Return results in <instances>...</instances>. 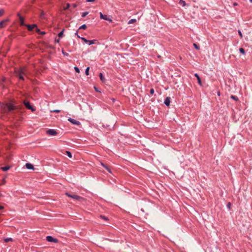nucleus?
Here are the masks:
<instances>
[{"label": "nucleus", "instance_id": "28", "mask_svg": "<svg viewBox=\"0 0 252 252\" xmlns=\"http://www.w3.org/2000/svg\"><path fill=\"white\" fill-rule=\"evenodd\" d=\"M88 12H83L82 13V17H86L88 14Z\"/></svg>", "mask_w": 252, "mask_h": 252}, {"label": "nucleus", "instance_id": "44", "mask_svg": "<svg viewBox=\"0 0 252 252\" xmlns=\"http://www.w3.org/2000/svg\"><path fill=\"white\" fill-rule=\"evenodd\" d=\"M62 52H63V54H64V55H66L67 56L68 55L67 53H64L63 51Z\"/></svg>", "mask_w": 252, "mask_h": 252}, {"label": "nucleus", "instance_id": "17", "mask_svg": "<svg viewBox=\"0 0 252 252\" xmlns=\"http://www.w3.org/2000/svg\"><path fill=\"white\" fill-rule=\"evenodd\" d=\"M100 18L102 19H106V17H107V15H103L101 12H100Z\"/></svg>", "mask_w": 252, "mask_h": 252}, {"label": "nucleus", "instance_id": "14", "mask_svg": "<svg viewBox=\"0 0 252 252\" xmlns=\"http://www.w3.org/2000/svg\"><path fill=\"white\" fill-rule=\"evenodd\" d=\"M35 32L38 33V34L43 35L46 34V32H41L39 29L37 27L35 29Z\"/></svg>", "mask_w": 252, "mask_h": 252}, {"label": "nucleus", "instance_id": "20", "mask_svg": "<svg viewBox=\"0 0 252 252\" xmlns=\"http://www.w3.org/2000/svg\"><path fill=\"white\" fill-rule=\"evenodd\" d=\"M4 241L5 243H8L10 241H13V239L11 238H5L4 239Z\"/></svg>", "mask_w": 252, "mask_h": 252}, {"label": "nucleus", "instance_id": "4", "mask_svg": "<svg viewBox=\"0 0 252 252\" xmlns=\"http://www.w3.org/2000/svg\"><path fill=\"white\" fill-rule=\"evenodd\" d=\"M46 133L51 136H55L58 133L56 130L53 129H49L46 131Z\"/></svg>", "mask_w": 252, "mask_h": 252}, {"label": "nucleus", "instance_id": "43", "mask_svg": "<svg viewBox=\"0 0 252 252\" xmlns=\"http://www.w3.org/2000/svg\"><path fill=\"white\" fill-rule=\"evenodd\" d=\"M55 41L59 43L60 42V39H55Z\"/></svg>", "mask_w": 252, "mask_h": 252}, {"label": "nucleus", "instance_id": "46", "mask_svg": "<svg viewBox=\"0 0 252 252\" xmlns=\"http://www.w3.org/2000/svg\"><path fill=\"white\" fill-rule=\"evenodd\" d=\"M94 89L96 92H98V90H97V88L95 87H94Z\"/></svg>", "mask_w": 252, "mask_h": 252}, {"label": "nucleus", "instance_id": "33", "mask_svg": "<svg viewBox=\"0 0 252 252\" xmlns=\"http://www.w3.org/2000/svg\"><path fill=\"white\" fill-rule=\"evenodd\" d=\"M155 92L154 89L153 88L151 89L150 91V93L151 94H153Z\"/></svg>", "mask_w": 252, "mask_h": 252}, {"label": "nucleus", "instance_id": "39", "mask_svg": "<svg viewBox=\"0 0 252 252\" xmlns=\"http://www.w3.org/2000/svg\"><path fill=\"white\" fill-rule=\"evenodd\" d=\"M105 20L106 21H108L110 22H112V20L111 19L108 18L107 17H106V19Z\"/></svg>", "mask_w": 252, "mask_h": 252}, {"label": "nucleus", "instance_id": "29", "mask_svg": "<svg viewBox=\"0 0 252 252\" xmlns=\"http://www.w3.org/2000/svg\"><path fill=\"white\" fill-rule=\"evenodd\" d=\"M193 46L194 47V48L195 49H196L197 50H199L200 49L199 48V46L196 43H193Z\"/></svg>", "mask_w": 252, "mask_h": 252}, {"label": "nucleus", "instance_id": "8", "mask_svg": "<svg viewBox=\"0 0 252 252\" xmlns=\"http://www.w3.org/2000/svg\"><path fill=\"white\" fill-rule=\"evenodd\" d=\"M68 121H69L71 123H72V124L73 125H77V126H79L80 125V122L79 121H78L75 119H72L71 118H69L68 119Z\"/></svg>", "mask_w": 252, "mask_h": 252}, {"label": "nucleus", "instance_id": "23", "mask_svg": "<svg viewBox=\"0 0 252 252\" xmlns=\"http://www.w3.org/2000/svg\"><path fill=\"white\" fill-rule=\"evenodd\" d=\"M136 19H130L128 22V24H133L135 22H136Z\"/></svg>", "mask_w": 252, "mask_h": 252}, {"label": "nucleus", "instance_id": "48", "mask_svg": "<svg viewBox=\"0 0 252 252\" xmlns=\"http://www.w3.org/2000/svg\"><path fill=\"white\" fill-rule=\"evenodd\" d=\"M5 78H3V79H2V81H4L5 80Z\"/></svg>", "mask_w": 252, "mask_h": 252}, {"label": "nucleus", "instance_id": "36", "mask_svg": "<svg viewBox=\"0 0 252 252\" xmlns=\"http://www.w3.org/2000/svg\"><path fill=\"white\" fill-rule=\"evenodd\" d=\"M51 112H55V113H59L61 111L60 110H54L51 111Z\"/></svg>", "mask_w": 252, "mask_h": 252}, {"label": "nucleus", "instance_id": "34", "mask_svg": "<svg viewBox=\"0 0 252 252\" xmlns=\"http://www.w3.org/2000/svg\"><path fill=\"white\" fill-rule=\"evenodd\" d=\"M231 204L230 202H229L227 204V207L229 209H230L231 208Z\"/></svg>", "mask_w": 252, "mask_h": 252}, {"label": "nucleus", "instance_id": "1", "mask_svg": "<svg viewBox=\"0 0 252 252\" xmlns=\"http://www.w3.org/2000/svg\"><path fill=\"white\" fill-rule=\"evenodd\" d=\"M0 108L5 112H11L14 110L18 109V106L14 105L11 103H0Z\"/></svg>", "mask_w": 252, "mask_h": 252}, {"label": "nucleus", "instance_id": "26", "mask_svg": "<svg viewBox=\"0 0 252 252\" xmlns=\"http://www.w3.org/2000/svg\"><path fill=\"white\" fill-rule=\"evenodd\" d=\"M230 97L236 101L238 100V97L235 95H231Z\"/></svg>", "mask_w": 252, "mask_h": 252}, {"label": "nucleus", "instance_id": "27", "mask_svg": "<svg viewBox=\"0 0 252 252\" xmlns=\"http://www.w3.org/2000/svg\"><path fill=\"white\" fill-rule=\"evenodd\" d=\"M105 168L109 172V173H111V169L110 168V167L109 166H108L107 165L105 167Z\"/></svg>", "mask_w": 252, "mask_h": 252}, {"label": "nucleus", "instance_id": "10", "mask_svg": "<svg viewBox=\"0 0 252 252\" xmlns=\"http://www.w3.org/2000/svg\"><path fill=\"white\" fill-rule=\"evenodd\" d=\"M17 15L19 18L21 26H26V25L25 24L24 18L19 13Z\"/></svg>", "mask_w": 252, "mask_h": 252}, {"label": "nucleus", "instance_id": "21", "mask_svg": "<svg viewBox=\"0 0 252 252\" xmlns=\"http://www.w3.org/2000/svg\"><path fill=\"white\" fill-rule=\"evenodd\" d=\"M65 154L66 155L70 158H72V154L71 153L69 152V151H65Z\"/></svg>", "mask_w": 252, "mask_h": 252}, {"label": "nucleus", "instance_id": "12", "mask_svg": "<svg viewBox=\"0 0 252 252\" xmlns=\"http://www.w3.org/2000/svg\"><path fill=\"white\" fill-rule=\"evenodd\" d=\"M71 198L80 201L84 199V198L82 197H81L76 194H72Z\"/></svg>", "mask_w": 252, "mask_h": 252}, {"label": "nucleus", "instance_id": "5", "mask_svg": "<svg viewBox=\"0 0 252 252\" xmlns=\"http://www.w3.org/2000/svg\"><path fill=\"white\" fill-rule=\"evenodd\" d=\"M81 39L84 41L86 43H88L90 45L94 44L96 40H89L84 37H81Z\"/></svg>", "mask_w": 252, "mask_h": 252}, {"label": "nucleus", "instance_id": "3", "mask_svg": "<svg viewBox=\"0 0 252 252\" xmlns=\"http://www.w3.org/2000/svg\"><path fill=\"white\" fill-rule=\"evenodd\" d=\"M23 103L28 109L31 110L32 112H34L35 111V109L31 105L29 101L25 100L24 101Z\"/></svg>", "mask_w": 252, "mask_h": 252}, {"label": "nucleus", "instance_id": "19", "mask_svg": "<svg viewBox=\"0 0 252 252\" xmlns=\"http://www.w3.org/2000/svg\"><path fill=\"white\" fill-rule=\"evenodd\" d=\"M99 77L100 78V79L102 81L104 82L105 80V78L104 76H103V74L102 73H100L99 75Z\"/></svg>", "mask_w": 252, "mask_h": 252}, {"label": "nucleus", "instance_id": "15", "mask_svg": "<svg viewBox=\"0 0 252 252\" xmlns=\"http://www.w3.org/2000/svg\"><path fill=\"white\" fill-rule=\"evenodd\" d=\"M26 167L28 169H33V165L31 163H27L26 164Z\"/></svg>", "mask_w": 252, "mask_h": 252}, {"label": "nucleus", "instance_id": "31", "mask_svg": "<svg viewBox=\"0 0 252 252\" xmlns=\"http://www.w3.org/2000/svg\"><path fill=\"white\" fill-rule=\"evenodd\" d=\"M4 13V10L2 9L0 10V17L2 16Z\"/></svg>", "mask_w": 252, "mask_h": 252}, {"label": "nucleus", "instance_id": "35", "mask_svg": "<svg viewBox=\"0 0 252 252\" xmlns=\"http://www.w3.org/2000/svg\"><path fill=\"white\" fill-rule=\"evenodd\" d=\"M74 69L76 72L79 73L80 70L78 67L75 66L74 67Z\"/></svg>", "mask_w": 252, "mask_h": 252}, {"label": "nucleus", "instance_id": "18", "mask_svg": "<svg viewBox=\"0 0 252 252\" xmlns=\"http://www.w3.org/2000/svg\"><path fill=\"white\" fill-rule=\"evenodd\" d=\"M179 3L182 5L183 6H185L186 5V2L183 0H180Z\"/></svg>", "mask_w": 252, "mask_h": 252}, {"label": "nucleus", "instance_id": "40", "mask_svg": "<svg viewBox=\"0 0 252 252\" xmlns=\"http://www.w3.org/2000/svg\"><path fill=\"white\" fill-rule=\"evenodd\" d=\"M100 164L105 168V167L107 165L106 164H104V163L100 162Z\"/></svg>", "mask_w": 252, "mask_h": 252}, {"label": "nucleus", "instance_id": "50", "mask_svg": "<svg viewBox=\"0 0 252 252\" xmlns=\"http://www.w3.org/2000/svg\"><path fill=\"white\" fill-rule=\"evenodd\" d=\"M250 1L251 2H252V0H250Z\"/></svg>", "mask_w": 252, "mask_h": 252}, {"label": "nucleus", "instance_id": "49", "mask_svg": "<svg viewBox=\"0 0 252 252\" xmlns=\"http://www.w3.org/2000/svg\"><path fill=\"white\" fill-rule=\"evenodd\" d=\"M69 4L68 3L67 5V7H69Z\"/></svg>", "mask_w": 252, "mask_h": 252}, {"label": "nucleus", "instance_id": "7", "mask_svg": "<svg viewBox=\"0 0 252 252\" xmlns=\"http://www.w3.org/2000/svg\"><path fill=\"white\" fill-rule=\"evenodd\" d=\"M9 19H6L0 22V29L5 27L7 25Z\"/></svg>", "mask_w": 252, "mask_h": 252}, {"label": "nucleus", "instance_id": "9", "mask_svg": "<svg viewBox=\"0 0 252 252\" xmlns=\"http://www.w3.org/2000/svg\"><path fill=\"white\" fill-rule=\"evenodd\" d=\"M26 26L27 27L28 31H32L34 28L35 29L37 27V25L35 24H32V25H26Z\"/></svg>", "mask_w": 252, "mask_h": 252}, {"label": "nucleus", "instance_id": "30", "mask_svg": "<svg viewBox=\"0 0 252 252\" xmlns=\"http://www.w3.org/2000/svg\"><path fill=\"white\" fill-rule=\"evenodd\" d=\"M89 69H90V67H88L86 69V70H85V74H86V75H89Z\"/></svg>", "mask_w": 252, "mask_h": 252}, {"label": "nucleus", "instance_id": "38", "mask_svg": "<svg viewBox=\"0 0 252 252\" xmlns=\"http://www.w3.org/2000/svg\"><path fill=\"white\" fill-rule=\"evenodd\" d=\"M65 195L69 197H71V196H72V194H70L68 192H66L65 193Z\"/></svg>", "mask_w": 252, "mask_h": 252}, {"label": "nucleus", "instance_id": "45", "mask_svg": "<svg viewBox=\"0 0 252 252\" xmlns=\"http://www.w3.org/2000/svg\"><path fill=\"white\" fill-rule=\"evenodd\" d=\"M238 5V4H237V3H236V2H234V3H233V5H234V6H236V5Z\"/></svg>", "mask_w": 252, "mask_h": 252}, {"label": "nucleus", "instance_id": "42", "mask_svg": "<svg viewBox=\"0 0 252 252\" xmlns=\"http://www.w3.org/2000/svg\"><path fill=\"white\" fill-rule=\"evenodd\" d=\"M95 1V0H87L86 1L87 2H94Z\"/></svg>", "mask_w": 252, "mask_h": 252}, {"label": "nucleus", "instance_id": "2", "mask_svg": "<svg viewBox=\"0 0 252 252\" xmlns=\"http://www.w3.org/2000/svg\"><path fill=\"white\" fill-rule=\"evenodd\" d=\"M16 76L19 78L20 80L24 81L25 78L24 75L26 74L25 68L24 67H20L15 70Z\"/></svg>", "mask_w": 252, "mask_h": 252}, {"label": "nucleus", "instance_id": "37", "mask_svg": "<svg viewBox=\"0 0 252 252\" xmlns=\"http://www.w3.org/2000/svg\"><path fill=\"white\" fill-rule=\"evenodd\" d=\"M100 218H101L102 219H103L104 220H108L107 218L106 217L104 216H100Z\"/></svg>", "mask_w": 252, "mask_h": 252}, {"label": "nucleus", "instance_id": "25", "mask_svg": "<svg viewBox=\"0 0 252 252\" xmlns=\"http://www.w3.org/2000/svg\"><path fill=\"white\" fill-rule=\"evenodd\" d=\"M86 28H87V26L85 24H84L79 27V30H81V29L86 30Z\"/></svg>", "mask_w": 252, "mask_h": 252}, {"label": "nucleus", "instance_id": "6", "mask_svg": "<svg viewBox=\"0 0 252 252\" xmlns=\"http://www.w3.org/2000/svg\"><path fill=\"white\" fill-rule=\"evenodd\" d=\"M46 240L49 242L57 243L58 242V239L53 238L51 236H48L46 237Z\"/></svg>", "mask_w": 252, "mask_h": 252}, {"label": "nucleus", "instance_id": "47", "mask_svg": "<svg viewBox=\"0 0 252 252\" xmlns=\"http://www.w3.org/2000/svg\"><path fill=\"white\" fill-rule=\"evenodd\" d=\"M3 208V207L2 206L0 205V210H1Z\"/></svg>", "mask_w": 252, "mask_h": 252}, {"label": "nucleus", "instance_id": "22", "mask_svg": "<svg viewBox=\"0 0 252 252\" xmlns=\"http://www.w3.org/2000/svg\"><path fill=\"white\" fill-rule=\"evenodd\" d=\"M64 29L61 32H60L58 34V36L59 37H62L63 36V32H64Z\"/></svg>", "mask_w": 252, "mask_h": 252}, {"label": "nucleus", "instance_id": "32", "mask_svg": "<svg viewBox=\"0 0 252 252\" xmlns=\"http://www.w3.org/2000/svg\"><path fill=\"white\" fill-rule=\"evenodd\" d=\"M238 34H239V36H240V38H242L243 35H242V33L240 30H238Z\"/></svg>", "mask_w": 252, "mask_h": 252}, {"label": "nucleus", "instance_id": "16", "mask_svg": "<svg viewBox=\"0 0 252 252\" xmlns=\"http://www.w3.org/2000/svg\"><path fill=\"white\" fill-rule=\"evenodd\" d=\"M10 166L9 165H7L6 166L1 167L0 168V169L3 171H7V170H8L10 169Z\"/></svg>", "mask_w": 252, "mask_h": 252}, {"label": "nucleus", "instance_id": "13", "mask_svg": "<svg viewBox=\"0 0 252 252\" xmlns=\"http://www.w3.org/2000/svg\"><path fill=\"white\" fill-rule=\"evenodd\" d=\"M164 103L167 106H169L170 103V97H167L164 100Z\"/></svg>", "mask_w": 252, "mask_h": 252}, {"label": "nucleus", "instance_id": "11", "mask_svg": "<svg viewBox=\"0 0 252 252\" xmlns=\"http://www.w3.org/2000/svg\"><path fill=\"white\" fill-rule=\"evenodd\" d=\"M194 76L196 78L197 80V82L199 84L200 86H202V82L200 77H199V75L197 73L194 74Z\"/></svg>", "mask_w": 252, "mask_h": 252}, {"label": "nucleus", "instance_id": "41", "mask_svg": "<svg viewBox=\"0 0 252 252\" xmlns=\"http://www.w3.org/2000/svg\"><path fill=\"white\" fill-rule=\"evenodd\" d=\"M75 34L77 36V37L81 38V37L78 34V32H77Z\"/></svg>", "mask_w": 252, "mask_h": 252}, {"label": "nucleus", "instance_id": "24", "mask_svg": "<svg viewBox=\"0 0 252 252\" xmlns=\"http://www.w3.org/2000/svg\"><path fill=\"white\" fill-rule=\"evenodd\" d=\"M239 51H240V52L241 54H243V55H245V50H244V48H240L239 49Z\"/></svg>", "mask_w": 252, "mask_h": 252}]
</instances>
